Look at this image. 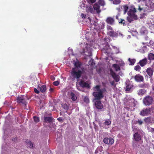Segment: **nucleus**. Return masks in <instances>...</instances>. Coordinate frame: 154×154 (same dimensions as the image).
I'll use <instances>...</instances> for the list:
<instances>
[{
	"mask_svg": "<svg viewBox=\"0 0 154 154\" xmlns=\"http://www.w3.org/2000/svg\"><path fill=\"white\" fill-rule=\"evenodd\" d=\"M81 65V64L80 62L79 61H77L74 63V66L76 67H80Z\"/></svg>",
	"mask_w": 154,
	"mask_h": 154,
	"instance_id": "obj_38",
	"label": "nucleus"
},
{
	"mask_svg": "<svg viewBox=\"0 0 154 154\" xmlns=\"http://www.w3.org/2000/svg\"><path fill=\"white\" fill-rule=\"evenodd\" d=\"M128 60L130 63V65H134L135 62H136V60L135 59H131L129 58L128 59Z\"/></svg>",
	"mask_w": 154,
	"mask_h": 154,
	"instance_id": "obj_30",
	"label": "nucleus"
},
{
	"mask_svg": "<svg viewBox=\"0 0 154 154\" xmlns=\"http://www.w3.org/2000/svg\"><path fill=\"white\" fill-rule=\"evenodd\" d=\"M109 46H107L104 47L102 49V51L105 54H109V51L108 50L109 49Z\"/></svg>",
	"mask_w": 154,
	"mask_h": 154,
	"instance_id": "obj_25",
	"label": "nucleus"
},
{
	"mask_svg": "<svg viewBox=\"0 0 154 154\" xmlns=\"http://www.w3.org/2000/svg\"><path fill=\"white\" fill-rule=\"evenodd\" d=\"M119 23H121L124 25L125 24V20L124 19H120V20L118 21Z\"/></svg>",
	"mask_w": 154,
	"mask_h": 154,
	"instance_id": "obj_37",
	"label": "nucleus"
},
{
	"mask_svg": "<svg viewBox=\"0 0 154 154\" xmlns=\"http://www.w3.org/2000/svg\"><path fill=\"white\" fill-rule=\"evenodd\" d=\"M33 119L34 120V121L36 123L38 122L39 121V117L36 116H34L33 117Z\"/></svg>",
	"mask_w": 154,
	"mask_h": 154,
	"instance_id": "obj_39",
	"label": "nucleus"
},
{
	"mask_svg": "<svg viewBox=\"0 0 154 154\" xmlns=\"http://www.w3.org/2000/svg\"><path fill=\"white\" fill-rule=\"evenodd\" d=\"M120 16V14L119 13H118L116 16V19L118 20H120V19L119 18V16Z\"/></svg>",
	"mask_w": 154,
	"mask_h": 154,
	"instance_id": "obj_52",
	"label": "nucleus"
},
{
	"mask_svg": "<svg viewBox=\"0 0 154 154\" xmlns=\"http://www.w3.org/2000/svg\"><path fill=\"white\" fill-rule=\"evenodd\" d=\"M128 15V16L127 17V19L129 23H131L134 20H136L138 19L137 15L132 16L131 15Z\"/></svg>",
	"mask_w": 154,
	"mask_h": 154,
	"instance_id": "obj_12",
	"label": "nucleus"
},
{
	"mask_svg": "<svg viewBox=\"0 0 154 154\" xmlns=\"http://www.w3.org/2000/svg\"><path fill=\"white\" fill-rule=\"evenodd\" d=\"M121 2V0H114L113 3L114 4L118 5Z\"/></svg>",
	"mask_w": 154,
	"mask_h": 154,
	"instance_id": "obj_40",
	"label": "nucleus"
},
{
	"mask_svg": "<svg viewBox=\"0 0 154 154\" xmlns=\"http://www.w3.org/2000/svg\"><path fill=\"white\" fill-rule=\"evenodd\" d=\"M145 86H146L145 84H140V85H138L139 87L140 88H144L145 87Z\"/></svg>",
	"mask_w": 154,
	"mask_h": 154,
	"instance_id": "obj_48",
	"label": "nucleus"
},
{
	"mask_svg": "<svg viewBox=\"0 0 154 154\" xmlns=\"http://www.w3.org/2000/svg\"><path fill=\"white\" fill-rule=\"evenodd\" d=\"M154 108L153 107L143 108L140 112V114L143 116L151 115L154 112Z\"/></svg>",
	"mask_w": 154,
	"mask_h": 154,
	"instance_id": "obj_2",
	"label": "nucleus"
},
{
	"mask_svg": "<svg viewBox=\"0 0 154 154\" xmlns=\"http://www.w3.org/2000/svg\"><path fill=\"white\" fill-rule=\"evenodd\" d=\"M136 122L137 123H138V124L140 125L142 124L143 123V122L141 120L138 119L137 121H136Z\"/></svg>",
	"mask_w": 154,
	"mask_h": 154,
	"instance_id": "obj_46",
	"label": "nucleus"
},
{
	"mask_svg": "<svg viewBox=\"0 0 154 154\" xmlns=\"http://www.w3.org/2000/svg\"><path fill=\"white\" fill-rule=\"evenodd\" d=\"M112 66L115 69L116 71H118L120 70V67L116 64H113Z\"/></svg>",
	"mask_w": 154,
	"mask_h": 154,
	"instance_id": "obj_28",
	"label": "nucleus"
},
{
	"mask_svg": "<svg viewBox=\"0 0 154 154\" xmlns=\"http://www.w3.org/2000/svg\"><path fill=\"white\" fill-rule=\"evenodd\" d=\"M110 72L112 76L115 80L116 82H118L119 81L120 77L119 75L116 74V73L114 72L112 69L110 70Z\"/></svg>",
	"mask_w": 154,
	"mask_h": 154,
	"instance_id": "obj_8",
	"label": "nucleus"
},
{
	"mask_svg": "<svg viewBox=\"0 0 154 154\" xmlns=\"http://www.w3.org/2000/svg\"><path fill=\"white\" fill-rule=\"evenodd\" d=\"M107 29L109 31L113 30L112 28L109 25H107Z\"/></svg>",
	"mask_w": 154,
	"mask_h": 154,
	"instance_id": "obj_45",
	"label": "nucleus"
},
{
	"mask_svg": "<svg viewBox=\"0 0 154 154\" xmlns=\"http://www.w3.org/2000/svg\"><path fill=\"white\" fill-rule=\"evenodd\" d=\"M28 146L29 147L32 148L33 147V144L31 141L29 142L28 143Z\"/></svg>",
	"mask_w": 154,
	"mask_h": 154,
	"instance_id": "obj_44",
	"label": "nucleus"
},
{
	"mask_svg": "<svg viewBox=\"0 0 154 154\" xmlns=\"http://www.w3.org/2000/svg\"><path fill=\"white\" fill-rule=\"evenodd\" d=\"M109 0V1H113V0Z\"/></svg>",
	"mask_w": 154,
	"mask_h": 154,
	"instance_id": "obj_59",
	"label": "nucleus"
},
{
	"mask_svg": "<svg viewBox=\"0 0 154 154\" xmlns=\"http://www.w3.org/2000/svg\"><path fill=\"white\" fill-rule=\"evenodd\" d=\"M153 101V97L150 96H146L143 100V103L146 106H149L152 105Z\"/></svg>",
	"mask_w": 154,
	"mask_h": 154,
	"instance_id": "obj_5",
	"label": "nucleus"
},
{
	"mask_svg": "<svg viewBox=\"0 0 154 154\" xmlns=\"http://www.w3.org/2000/svg\"><path fill=\"white\" fill-rule=\"evenodd\" d=\"M148 63L147 58H144L140 60L138 64H139L141 66L143 67L146 65Z\"/></svg>",
	"mask_w": 154,
	"mask_h": 154,
	"instance_id": "obj_14",
	"label": "nucleus"
},
{
	"mask_svg": "<svg viewBox=\"0 0 154 154\" xmlns=\"http://www.w3.org/2000/svg\"><path fill=\"white\" fill-rule=\"evenodd\" d=\"M88 19H89V20H90V18L89 17H88Z\"/></svg>",
	"mask_w": 154,
	"mask_h": 154,
	"instance_id": "obj_58",
	"label": "nucleus"
},
{
	"mask_svg": "<svg viewBox=\"0 0 154 154\" xmlns=\"http://www.w3.org/2000/svg\"><path fill=\"white\" fill-rule=\"evenodd\" d=\"M137 12V10L135 8H133L130 9L128 13V15H131L132 16L137 15L135 14Z\"/></svg>",
	"mask_w": 154,
	"mask_h": 154,
	"instance_id": "obj_17",
	"label": "nucleus"
},
{
	"mask_svg": "<svg viewBox=\"0 0 154 154\" xmlns=\"http://www.w3.org/2000/svg\"><path fill=\"white\" fill-rule=\"evenodd\" d=\"M53 84L54 85L57 86L59 85V82L58 81H56L53 82Z\"/></svg>",
	"mask_w": 154,
	"mask_h": 154,
	"instance_id": "obj_47",
	"label": "nucleus"
},
{
	"mask_svg": "<svg viewBox=\"0 0 154 154\" xmlns=\"http://www.w3.org/2000/svg\"><path fill=\"white\" fill-rule=\"evenodd\" d=\"M85 49H83L81 52V54L85 53V55L88 56H90L92 55L91 52V49L90 47V46L88 44H86Z\"/></svg>",
	"mask_w": 154,
	"mask_h": 154,
	"instance_id": "obj_6",
	"label": "nucleus"
},
{
	"mask_svg": "<svg viewBox=\"0 0 154 154\" xmlns=\"http://www.w3.org/2000/svg\"><path fill=\"white\" fill-rule=\"evenodd\" d=\"M145 122L147 124H149L152 123L151 118L148 117L145 118L144 119Z\"/></svg>",
	"mask_w": 154,
	"mask_h": 154,
	"instance_id": "obj_27",
	"label": "nucleus"
},
{
	"mask_svg": "<svg viewBox=\"0 0 154 154\" xmlns=\"http://www.w3.org/2000/svg\"><path fill=\"white\" fill-rule=\"evenodd\" d=\"M50 92H53L54 91V89L53 88H50L49 89Z\"/></svg>",
	"mask_w": 154,
	"mask_h": 154,
	"instance_id": "obj_54",
	"label": "nucleus"
},
{
	"mask_svg": "<svg viewBox=\"0 0 154 154\" xmlns=\"http://www.w3.org/2000/svg\"><path fill=\"white\" fill-rule=\"evenodd\" d=\"M76 68H72L71 72V74L72 77L77 79H79L82 74V72L81 70H79L77 71L75 70Z\"/></svg>",
	"mask_w": 154,
	"mask_h": 154,
	"instance_id": "obj_4",
	"label": "nucleus"
},
{
	"mask_svg": "<svg viewBox=\"0 0 154 154\" xmlns=\"http://www.w3.org/2000/svg\"><path fill=\"white\" fill-rule=\"evenodd\" d=\"M79 85L83 88H90L89 84L83 81H81L79 83Z\"/></svg>",
	"mask_w": 154,
	"mask_h": 154,
	"instance_id": "obj_16",
	"label": "nucleus"
},
{
	"mask_svg": "<svg viewBox=\"0 0 154 154\" xmlns=\"http://www.w3.org/2000/svg\"><path fill=\"white\" fill-rule=\"evenodd\" d=\"M146 91L145 90L143 89H140L137 91V94L140 96H142L145 94Z\"/></svg>",
	"mask_w": 154,
	"mask_h": 154,
	"instance_id": "obj_22",
	"label": "nucleus"
},
{
	"mask_svg": "<svg viewBox=\"0 0 154 154\" xmlns=\"http://www.w3.org/2000/svg\"><path fill=\"white\" fill-rule=\"evenodd\" d=\"M57 120L59 122H61L63 121L62 118L61 117H59L57 119Z\"/></svg>",
	"mask_w": 154,
	"mask_h": 154,
	"instance_id": "obj_53",
	"label": "nucleus"
},
{
	"mask_svg": "<svg viewBox=\"0 0 154 154\" xmlns=\"http://www.w3.org/2000/svg\"><path fill=\"white\" fill-rule=\"evenodd\" d=\"M70 95L71 96V98L72 100L75 101L76 100L77 97L73 93L71 92Z\"/></svg>",
	"mask_w": 154,
	"mask_h": 154,
	"instance_id": "obj_31",
	"label": "nucleus"
},
{
	"mask_svg": "<svg viewBox=\"0 0 154 154\" xmlns=\"http://www.w3.org/2000/svg\"><path fill=\"white\" fill-rule=\"evenodd\" d=\"M94 10L96 11L97 14H99L101 12V10L100 9V6L97 3H96L93 6Z\"/></svg>",
	"mask_w": 154,
	"mask_h": 154,
	"instance_id": "obj_15",
	"label": "nucleus"
},
{
	"mask_svg": "<svg viewBox=\"0 0 154 154\" xmlns=\"http://www.w3.org/2000/svg\"><path fill=\"white\" fill-rule=\"evenodd\" d=\"M152 90L154 91V87H152Z\"/></svg>",
	"mask_w": 154,
	"mask_h": 154,
	"instance_id": "obj_57",
	"label": "nucleus"
},
{
	"mask_svg": "<svg viewBox=\"0 0 154 154\" xmlns=\"http://www.w3.org/2000/svg\"><path fill=\"white\" fill-rule=\"evenodd\" d=\"M63 108L65 110H68L69 109V107L67 104H62Z\"/></svg>",
	"mask_w": 154,
	"mask_h": 154,
	"instance_id": "obj_36",
	"label": "nucleus"
},
{
	"mask_svg": "<svg viewBox=\"0 0 154 154\" xmlns=\"http://www.w3.org/2000/svg\"><path fill=\"white\" fill-rule=\"evenodd\" d=\"M46 90V87L45 85H43L40 88V91L43 93Z\"/></svg>",
	"mask_w": 154,
	"mask_h": 154,
	"instance_id": "obj_32",
	"label": "nucleus"
},
{
	"mask_svg": "<svg viewBox=\"0 0 154 154\" xmlns=\"http://www.w3.org/2000/svg\"><path fill=\"white\" fill-rule=\"evenodd\" d=\"M154 71V69L151 67H148L146 69V72L150 78L152 77Z\"/></svg>",
	"mask_w": 154,
	"mask_h": 154,
	"instance_id": "obj_11",
	"label": "nucleus"
},
{
	"mask_svg": "<svg viewBox=\"0 0 154 154\" xmlns=\"http://www.w3.org/2000/svg\"><path fill=\"white\" fill-rule=\"evenodd\" d=\"M123 10L124 14H125L128 9V7L127 5H124L122 6V8Z\"/></svg>",
	"mask_w": 154,
	"mask_h": 154,
	"instance_id": "obj_29",
	"label": "nucleus"
},
{
	"mask_svg": "<svg viewBox=\"0 0 154 154\" xmlns=\"http://www.w3.org/2000/svg\"><path fill=\"white\" fill-rule=\"evenodd\" d=\"M98 152V149H97L95 150L94 153L95 154H97V153Z\"/></svg>",
	"mask_w": 154,
	"mask_h": 154,
	"instance_id": "obj_55",
	"label": "nucleus"
},
{
	"mask_svg": "<svg viewBox=\"0 0 154 154\" xmlns=\"http://www.w3.org/2000/svg\"><path fill=\"white\" fill-rule=\"evenodd\" d=\"M86 11L87 13L90 12L91 13H94V12L93 8L91 5L88 6L86 7Z\"/></svg>",
	"mask_w": 154,
	"mask_h": 154,
	"instance_id": "obj_23",
	"label": "nucleus"
},
{
	"mask_svg": "<svg viewBox=\"0 0 154 154\" xmlns=\"http://www.w3.org/2000/svg\"><path fill=\"white\" fill-rule=\"evenodd\" d=\"M98 4L101 6H104L105 4V2L103 0H99L98 1Z\"/></svg>",
	"mask_w": 154,
	"mask_h": 154,
	"instance_id": "obj_33",
	"label": "nucleus"
},
{
	"mask_svg": "<svg viewBox=\"0 0 154 154\" xmlns=\"http://www.w3.org/2000/svg\"><path fill=\"white\" fill-rule=\"evenodd\" d=\"M93 90L94 91L92 93V95L94 97V100H101L104 97L103 93L107 92V91L105 88L100 89V86L98 85L94 87Z\"/></svg>",
	"mask_w": 154,
	"mask_h": 154,
	"instance_id": "obj_1",
	"label": "nucleus"
},
{
	"mask_svg": "<svg viewBox=\"0 0 154 154\" xmlns=\"http://www.w3.org/2000/svg\"><path fill=\"white\" fill-rule=\"evenodd\" d=\"M106 22L110 25H112L114 24V19L110 17H109L107 18L106 20Z\"/></svg>",
	"mask_w": 154,
	"mask_h": 154,
	"instance_id": "obj_19",
	"label": "nucleus"
},
{
	"mask_svg": "<svg viewBox=\"0 0 154 154\" xmlns=\"http://www.w3.org/2000/svg\"><path fill=\"white\" fill-rule=\"evenodd\" d=\"M111 122L109 119H106L104 122V124L106 125H109L111 124Z\"/></svg>",
	"mask_w": 154,
	"mask_h": 154,
	"instance_id": "obj_34",
	"label": "nucleus"
},
{
	"mask_svg": "<svg viewBox=\"0 0 154 154\" xmlns=\"http://www.w3.org/2000/svg\"><path fill=\"white\" fill-rule=\"evenodd\" d=\"M95 102V106L98 109H101L103 108V105L100 100H96Z\"/></svg>",
	"mask_w": 154,
	"mask_h": 154,
	"instance_id": "obj_13",
	"label": "nucleus"
},
{
	"mask_svg": "<svg viewBox=\"0 0 154 154\" xmlns=\"http://www.w3.org/2000/svg\"><path fill=\"white\" fill-rule=\"evenodd\" d=\"M135 80L137 82H143L144 81V78L143 76L140 74H137L134 77Z\"/></svg>",
	"mask_w": 154,
	"mask_h": 154,
	"instance_id": "obj_10",
	"label": "nucleus"
},
{
	"mask_svg": "<svg viewBox=\"0 0 154 154\" xmlns=\"http://www.w3.org/2000/svg\"><path fill=\"white\" fill-rule=\"evenodd\" d=\"M147 128L148 131L151 133H153L154 131V128H153L149 126L147 127Z\"/></svg>",
	"mask_w": 154,
	"mask_h": 154,
	"instance_id": "obj_41",
	"label": "nucleus"
},
{
	"mask_svg": "<svg viewBox=\"0 0 154 154\" xmlns=\"http://www.w3.org/2000/svg\"><path fill=\"white\" fill-rule=\"evenodd\" d=\"M17 102L19 103L24 105L26 106L27 103L26 101V100L24 97L22 95L20 96H19L17 97Z\"/></svg>",
	"mask_w": 154,
	"mask_h": 154,
	"instance_id": "obj_7",
	"label": "nucleus"
},
{
	"mask_svg": "<svg viewBox=\"0 0 154 154\" xmlns=\"http://www.w3.org/2000/svg\"><path fill=\"white\" fill-rule=\"evenodd\" d=\"M86 14H83V13H82L81 15V17L82 18L85 19L86 18Z\"/></svg>",
	"mask_w": 154,
	"mask_h": 154,
	"instance_id": "obj_50",
	"label": "nucleus"
},
{
	"mask_svg": "<svg viewBox=\"0 0 154 154\" xmlns=\"http://www.w3.org/2000/svg\"><path fill=\"white\" fill-rule=\"evenodd\" d=\"M108 34L111 37H117L118 36V34L113 30L109 31Z\"/></svg>",
	"mask_w": 154,
	"mask_h": 154,
	"instance_id": "obj_18",
	"label": "nucleus"
},
{
	"mask_svg": "<svg viewBox=\"0 0 154 154\" xmlns=\"http://www.w3.org/2000/svg\"><path fill=\"white\" fill-rule=\"evenodd\" d=\"M148 57V60L150 61L154 60V54L152 53H149Z\"/></svg>",
	"mask_w": 154,
	"mask_h": 154,
	"instance_id": "obj_26",
	"label": "nucleus"
},
{
	"mask_svg": "<svg viewBox=\"0 0 154 154\" xmlns=\"http://www.w3.org/2000/svg\"><path fill=\"white\" fill-rule=\"evenodd\" d=\"M53 121V119L51 117L44 116V122L46 123H50Z\"/></svg>",
	"mask_w": 154,
	"mask_h": 154,
	"instance_id": "obj_21",
	"label": "nucleus"
},
{
	"mask_svg": "<svg viewBox=\"0 0 154 154\" xmlns=\"http://www.w3.org/2000/svg\"><path fill=\"white\" fill-rule=\"evenodd\" d=\"M151 2V0H143L141 2V4L138 6V10L140 11H145L146 8L145 7L144 5L145 6L148 7Z\"/></svg>",
	"mask_w": 154,
	"mask_h": 154,
	"instance_id": "obj_3",
	"label": "nucleus"
},
{
	"mask_svg": "<svg viewBox=\"0 0 154 154\" xmlns=\"http://www.w3.org/2000/svg\"><path fill=\"white\" fill-rule=\"evenodd\" d=\"M94 65L93 62H92L91 64V65Z\"/></svg>",
	"mask_w": 154,
	"mask_h": 154,
	"instance_id": "obj_56",
	"label": "nucleus"
},
{
	"mask_svg": "<svg viewBox=\"0 0 154 154\" xmlns=\"http://www.w3.org/2000/svg\"><path fill=\"white\" fill-rule=\"evenodd\" d=\"M103 141L105 144L110 145H112L114 143V139L111 137L109 138H105L103 140Z\"/></svg>",
	"mask_w": 154,
	"mask_h": 154,
	"instance_id": "obj_9",
	"label": "nucleus"
},
{
	"mask_svg": "<svg viewBox=\"0 0 154 154\" xmlns=\"http://www.w3.org/2000/svg\"><path fill=\"white\" fill-rule=\"evenodd\" d=\"M126 91H129L131 88L132 87V85H131L129 82L126 83Z\"/></svg>",
	"mask_w": 154,
	"mask_h": 154,
	"instance_id": "obj_24",
	"label": "nucleus"
},
{
	"mask_svg": "<svg viewBox=\"0 0 154 154\" xmlns=\"http://www.w3.org/2000/svg\"><path fill=\"white\" fill-rule=\"evenodd\" d=\"M34 91L35 93L36 94H38L39 93V91L36 88H35L34 89Z\"/></svg>",
	"mask_w": 154,
	"mask_h": 154,
	"instance_id": "obj_51",
	"label": "nucleus"
},
{
	"mask_svg": "<svg viewBox=\"0 0 154 154\" xmlns=\"http://www.w3.org/2000/svg\"><path fill=\"white\" fill-rule=\"evenodd\" d=\"M84 101L86 103H88L89 102V98L87 97H85L84 99Z\"/></svg>",
	"mask_w": 154,
	"mask_h": 154,
	"instance_id": "obj_42",
	"label": "nucleus"
},
{
	"mask_svg": "<svg viewBox=\"0 0 154 154\" xmlns=\"http://www.w3.org/2000/svg\"><path fill=\"white\" fill-rule=\"evenodd\" d=\"M134 137L136 141H139L141 140V137L138 133H135L134 135Z\"/></svg>",
	"mask_w": 154,
	"mask_h": 154,
	"instance_id": "obj_20",
	"label": "nucleus"
},
{
	"mask_svg": "<svg viewBox=\"0 0 154 154\" xmlns=\"http://www.w3.org/2000/svg\"><path fill=\"white\" fill-rule=\"evenodd\" d=\"M96 0H87L88 3L89 4H93L95 2Z\"/></svg>",
	"mask_w": 154,
	"mask_h": 154,
	"instance_id": "obj_43",
	"label": "nucleus"
},
{
	"mask_svg": "<svg viewBox=\"0 0 154 154\" xmlns=\"http://www.w3.org/2000/svg\"><path fill=\"white\" fill-rule=\"evenodd\" d=\"M110 83L111 85L114 86L115 87L116 86V84H115V82L114 81H113L110 82Z\"/></svg>",
	"mask_w": 154,
	"mask_h": 154,
	"instance_id": "obj_49",
	"label": "nucleus"
},
{
	"mask_svg": "<svg viewBox=\"0 0 154 154\" xmlns=\"http://www.w3.org/2000/svg\"><path fill=\"white\" fill-rule=\"evenodd\" d=\"M134 68L135 70L138 71H139L141 69V67L139 65H137L135 66Z\"/></svg>",
	"mask_w": 154,
	"mask_h": 154,
	"instance_id": "obj_35",
	"label": "nucleus"
}]
</instances>
